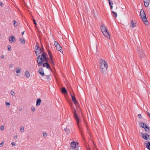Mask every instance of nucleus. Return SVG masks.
Returning <instances> with one entry per match:
<instances>
[{
	"label": "nucleus",
	"instance_id": "nucleus-22",
	"mask_svg": "<svg viewBox=\"0 0 150 150\" xmlns=\"http://www.w3.org/2000/svg\"><path fill=\"white\" fill-rule=\"evenodd\" d=\"M25 74L27 77L29 78L30 77V74L28 71H26L25 72Z\"/></svg>",
	"mask_w": 150,
	"mask_h": 150
},
{
	"label": "nucleus",
	"instance_id": "nucleus-38",
	"mask_svg": "<svg viewBox=\"0 0 150 150\" xmlns=\"http://www.w3.org/2000/svg\"><path fill=\"white\" fill-rule=\"evenodd\" d=\"M1 57L2 59H4V56L3 55H2L1 56Z\"/></svg>",
	"mask_w": 150,
	"mask_h": 150
},
{
	"label": "nucleus",
	"instance_id": "nucleus-3",
	"mask_svg": "<svg viewBox=\"0 0 150 150\" xmlns=\"http://www.w3.org/2000/svg\"><path fill=\"white\" fill-rule=\"evenodd\" d=\"M44 50L42 44L41 43H37L34 49V52L36 55H39L41 53H44Z\"/></svg>",
	"mask_w": 150,
	"mask_h": 150
},
{
	"label": "nucleus",
	"instance_id": "nucleus-35",
	"mask_svg": "<svg viewBox=\"0 0 150 150\" xmlns=\"http://www.w3.org/2000/svg\"><path fill=\"white\" fill-rule=\"evenodd\" d=\"M11 144H12V145L13 146H15V143L14 142H12L11 143Z\"/></svg>",
	"mask_w": 150,
	"mask_h": 150
},
{
	"label": "nucleus",
	"instance_id": "nucleus-40",
	"mask_svg": "<svg viewBox=\"0 0 150 150\" xmlns=\"http://www.w3.org/2000/svg\"><path fill=\"white\" fill-rule=\"evenodd\" d=\"M17 138V136L16 135H15L14 137V139H16Z\"/></svg>",
	"mask_w": 150,
	"mask_h": 150
},
{
	"label": "nucleus",
	"instance_id": "nucleus-18",
	"mask_svg": "<svg viewBox=\"0 0 150 150\" xmlns=\"http://www.w3.org/2000/svg\"><path fill=\"white\" fill-rule=\"evenodd\" d=\"M41 102V100L40 98H38L37 99L36 102V105L38 106L40 105Z\"/></svg>",
	"mask_w": 150,
	"mask_h": 150
},
{
	"label": "nucleus",
	"instance_id": "nucleus-9",
	"mask_svg": "<svg viewBox=\"0 0 150 150\" xmlns=\"http://www.w3.org/2000/svg\"><path fill=\"white\" fill-rule=\"evenodd\" d=\"M78 142L74 141H72L71 142L70 144V148L73 150H78Z\"/></svg>",
	"mask_w": 150,
	"mask_h": 150
},
{
	"label": "nucleus",
	"instance_id": "nucleus-44",
	"mask_svg": "<svg viewBox=\"0 0 150 150\" xmlns=\"http://www.w3.org/2000/svg\"><path fill=\"white\" fill-rule=\"evenodd\" d=\"M34 23L36 24V23L34 21Z\"/></svg>",
	"mask_w": 150,
	"mask_h": 150
},
{
	"label": "nucleus",
	"instance_id": "nucleus-37",
	"mask_svg": "<svg viewBox=\"0 0 150 150\" xmlns=\"http://www.w3.org/2000/svg\"><path fill=\"white\" fill-rule=\"evenodd\" d=\"M10 67H11V68H12L13 67V64H11L10 65V66H9Z\"/></svg>",
	"mask_w": 150,
	"mask_h": 150
},
{
	"label": "nucleus",
	"instance_id": "nucleus-2",
	"mask_svg": "<svg viewBox=\"0 0 150 150\" xmlns=\"http://www.w3.org/2000/svg\"><path fill=\"white\" fill-rule=\"evenodd\" d=\"M47 60V54L43 53L39 55L37 58V62L39 66H41L43 63Z\"/></svg>",
	"mask_w": 150,
	"mask_h": 150
},
{
	"label": "nucleus",
	"instance_id": "nucleus-13",
	"mask_svg": "<svg viewBox=\"0 0 150 150\" xmlns=\"http://www.w3.org/2000/svg\"><path fill=\"white\" fill-rule=\"evenodd\" d=\"M144 145L145 147L148 150H150V142L145 141Z\"/></svg>",
	"mask_w": 150,
	"mask_h": 150
},
{
	"label": "nucleus",
	"instance_id": "nucleus-34",
	"mask_svg": "<svg viewBox=\"0 0 150 150\" xmlns=\"http://www.w3.org/2000/svg\"><path fill=\"white\" fill-rule=\"evenodd\" d=\"M13 24H14V25L15 26H16V21H15V20H14V21H13Z\"/></svg>",
	"mask_w": 150,
	"mask_h": 150
},
{
	"label": "nucleus",
	"instance_id": "nucleus-26",
	"mask_svg": "<svg viewBox=\"0 0 150 150\" xmlns=\"http://www.w3.org/2000/svg\"><path fill=\"white\" fill-rule=\"evenodd\" d=\"M20 41L23 44H24L25 43V41L24 39L21 38L20 39Z\"/></svg>",
	"mask_w": 150,
	"mask_h": 150
},
{
	"label": "nucleus",
	"instance_id": "nucleus-16",
	"mask_svg": "<svg viewBox=\"0 0 150 150\" xmlns=\"http://www.w3.org/2000/svg\"><path fill=\"white\" fill-rule=\"evenodd\" d=\"M8 38L9 41L11 43L12 42L15 40L14 37L12 35H11V36H9Z\"/></svg>",
	"mask_w": 150,
	"mask_h": 150
},
{
	"label": "nucleus",
	"instance_id": "nucleus-21",
	"mask_svg": "<svg viewBox=\"0 0 150 150\" xmlns=\"http://www.w3.org/2000/svg\"><path fill=\"white\" fill-rule=\"evenodd\" d=\"M45 79L48 80H50L51 79V75H48L46 76Z\"/></svg>",
	"mask_w": 150,
	"mask_h": 150
},
{
	"label": "nucleus",
	"instance_id": "nucleus-7",
	"mask_svg": "<svg viewBox=\"0 0 150 150\" xmlns=\"http://www.w3.org/2000/svg\"><path fill=\"white\" fill-rule=\"evenodd\" d=\"M139 134L140 136L144 140L149 141L150 140V135L142 131L139 132Z\"/></svg>",
	"mask_w": 150,
	"mask_h": 150
},
{
	"label": "nucleus",
	"instance_id": "nucleus-17",
	"mask_svg": "<svg viewBox=\"0 0 150 150\" xmlns=\"http://www.w3.org/2000/svg\"><path fill=\"white\" fill-rule=\"evenodd\" d=\"M149 0H144V4L145 6L148 7L149 4Z\"/></svg>",
	"mask_w": 150,
	"mask_h": 150
},
{
	"label": "nucleus",
	"instance_id": "nucleus-41",
	"mask_svg": "<svg viewBox=\"0 0 150 150\" xmlns=\"http://www.w3.org/2000/svg\"><path fill=\"white\" fill-rule=\"evenodd\" d=\"M16 69L17 70L16 72L17 73H19V69L18 70L17 69Z\"/></svg>",
	"mask_w": 150,
	"mask_h": 150
},
{
	"label": "nucleus",
	"instance_id": "nucleus-20",
	"mask_svg": "<svg viewBox=\"0 0 150 150\" xmlns=\"http://www.w3.org/2000/svg\"><path fill=\"white\" fill-rule=\"evenodd\" d=\"M61 91L62 93L64 94H67V90L64 87H63L61 89Z\"/></svg>",
	"mask_w": 150,
	"mask_h": 150
},
{
	"label": "nucleus",
	"instance_id": "nucleus-32",
	"mask_svg": "<svg viewBox=\"0 0 150 150\" xmlns=\"http://www.w3.org/2000/svg\"><path fill=\"white\" fill-rule=\"evenodd\" d=\"M138 117L139 118H141L142 117V116L141 114H139L138 115Z\"/></svg>",
	"mask_w": 150,
	"mask_h": 150
},
{
	"label": "nucleus",
	"instance_id": "nucleus-5",
	"mask_svg": "<svg viewBox=\"0 0 150 150\" xmlns=\"http://www.w3.org/2000/svg\"><path fill=\"white\" fill-rule=\"evenodd\" d=\"M140 15L144 23L146 26H148L149 23L147 21L144 11L141 9L140 11Z\"/></svg>",
	"mask_w": 150,
	"mask_h": 150
},
{
	"label": "nucleus",
	"instance_id": "nucleus-12",
	"mask_svg": "<svg viewBox=\"0 0 150 150\" xmlns=\"http://www.w3.org/2000/svg\"><path fill=\"white\" fill-rule=\"evenodd\" d=\"M46 69L42 67H41L38 70V72L39 74L42 76H43L45 74V72H46Z\"/></svg>",
	"mask_w": 150,
	"mask_h": 150
},
{
	"label": "nucleus",
	"instance_id": "nucleus-39",
	"mask_svg": "<svg viewBox=\"0 0 150 150\" xmlns=\"http://www.w3.org/2000/svg\"><path fill=\"white\" fill-rule=\"evenodd\" d=\"M0 5L1 6V7L3 6V4L1 2H0Z\"/></svg>",
	"mask_w": 150,
	"mask_h": 150
},
{
	"label": "nucleus",
	"instance_id": "nucleus-42",
	"mask_svg": "<svg viewBox=\"0 0 150 150\" xmlns=\"http://www.w3.org/2000/svg\"><path fill=\"white\" fill-rule=\"evenodd\" d=\"M88 150H91L89 148L88 149Z\"/></svg>",
	"mask_w": 150,
	"mask_h": 150
},
{
	"label": "nucleus",
	"instance_id": "nucleus-31",
	"mask_svg": "<svg viewBox=\"0 0 150 150\" xmlns=\"http://www.w3.org/2000/svg\"><path fill=\"white\" fill-rule=\"evenodd\" d=\"M4 129V127L3 126H2L0 127V129L1 130H3Z\"/></svg>",
	"mask_w": 150,
	"mask_h": 150
},
{
	"label": "nucleus",
	"instance_id": "nucleus-23",
	"mask_svg": "<svg viewBox=\"0 0 150 150\" xmlns=\"http://www.w3.org/2000/svg\"><path fill=\"white\" fill-rule=\"evenodd\" d=\"M21 35L23 36H24L25 35V30L23 29H22L21 30Z\"/></svg>",
	"mask_w": 150,
	"mask_h": 150
},
{
	"label": "nucleus",
	"instance_id": "nucleus-14",
	"mask_svg": "<svg viewBox=\"0 0 150 150\" xmlns=\"http://www.w3.org/2000/svg\"><path fill=\"white\" fill-rule=\"evenodd\" d=\"M43 66L47 69L51 70V68L50 65L48 63H45L43 64Z\"/></svg>",
	"mask_w": 150,
	"mask_h": 150
},
{
	"label": "nucleus",
	"instance_id": "nucleus-24",
	"mask_svg": "<svg viewBox=\"0 0 150 150\" xmlns=\"http://www.w3.org/2000/svg\"><path fill=\"white\" fill-rule=\"evenodd\" d=\"M25 127L24 126H21L20 128V131L21 132H23L24 131Z\"/></svg>",
	"mask_w": 150,
	"mask_h": 150
},
{
	"label": "nucleus",
	"instance_id": "nucleus-19",
	"mask_svg": "<svg viewBox=\"0 0 150 150\" xmlns=\"http://www.w3.org/2000/svg\"><path fill=\"white\" fill-rule=\"evenodd\" d=\"M71 98H72V100L73 102L74 103V104H76V100L75 97L74 96H73L71 94Z\"/></svg>",
	"mask_w": 150,
	"mask_h": 150
},
{
	"label": "nucleus",
	"instance_id": "nucleus-29",
	"mask_svg": "<svg viewBox=\"0 0 150 150\" xmlns=\"http://www.w3.org/2000/svg\"><path fill=\"white\" fill-rule=\"evenodd\" d=\"M7 48L8 50V51H10L11 48V47L10 45H8L7 46Z\"/></svg>",
	"mask_w": 150,
	"mask_h": 150
},
{
	"label": "nucleus",
	"instance_id": "nucleus-33",
	"mask_svg": "<svg viewBox=\"0 0 150 150\" xmlns=\"http://www.w3.org/2000/svg\"><path fill=\"white\" fill-rule=\"evenodd\" d=\"M4 143L3 142H2L0 144V147H1L3 146Z\"/></svg>",
	"mask_w": 150,
	"mask_h": 150
},
{
	"label": "nucleus",
	"instance_id": "nucleus-4",
	"mask_svg": "<svg viewBox=\"0 0 150 150\" xmlns=\"http://www.w3.org/2000/svg\"><path fill=\"white\" fill-rule=\"evenodd\" d=\"M100 29L103 35L107 39H110V35L105 26L104 25H102L100 26Z\"/></svg>",
	"mask_w": 150,
	"mask_h": 150
},
{
	"label": "nucleus",
	"instance_id": "nucleus-11",
	"mask_svg": "<svg viewBox=\"0 0 150 150\" xmlns=\"http://www.w3.org/2000/svg\"><path fill=\"white\" fill-rule=\"evenodd\" d=\"M54 45L56 47V49L61 52L62 50V47L59 44L57 41H54Z\"/></svg>",
	"mask_w": 150,
	"mask_h": 150
},
{
	"label": "nucleus",
	"instance_id": "nucleus-1",
	"mask_svg": "<svg viewBox=\"0 0 150 150\" xmlns=\"http://www.w3.org/2000/svg\"><path fill=\"white\" fill-rule=\"evenodd\" d=\"M98 67L100 72L105 74L108 72L109 66L108 62L104 58H101L98 60Z\"/></svg>",
	"mask_w": 150,
	"mask_h": 150
},
{
	"label": "nucleus",
	"instance_id": "nucleus-36",
	"mask_svg": "<svg viewBox=\"0 0 150 150\" xmlns=\"http://www.w3.org/2000/svg\"><path fill=\"white\" fill-rule=\"evenodd\" d=\"M6 105H10V103H9L6 102Z\"/></svg>",
	"mask_w": 150,
	"mask_h": 150
},
{
	"label": "nucleus",
	"instance_id": "nucleus-6",
	"mask_svg": "<svg viewBox=\"0 0 150 150\" xmlns=\"http://www.w3.org/2000/svg\"><path fill=\"white\" fill-rule=\"evenodd\" d=\"M109 1L111 11L113 16L115 18H117L118 17L117 13V8L115 6L113 7L112 6L113 4L112 2L110 1V0Z\"/></svg>",
	"mask_w": 150,
	"mask_h": 150
},
{
	"label": "nucleus",
	"instance_id": "nucleus-28",
	"mask_svg": "<svg viewBox=\"0 0 150 150\" xmlns=\"http://www.w3.org/2000/svg\"><path fill=\"white\" fill-rule=\"evenodd\" d=\"M11 94L12 96H14V92L13 91L11 90Z\"/></svg>",
	"mask_w": 150,
	"mask_h": 150
},
{
	"label": "nucleus",
	"instance_id": "nucleus-30",
	"mask_svg": "<svg viewBox=\"0 0 150 150\" xmlns=\"http://www.w3.org/2000/svg\"><path fill=\"white\" fill-rule=\"evenodd\" d=\"M31 110L33 112H34L35 110V107H33L31 108Z\"/></svg>",
	"mask_w": 150,
	"mask_h": 150
},
{
	"label": "nucleus",
	"instance_id": "nucleus-10",
	"mask_svg": "<svg viewBox=\"0 0 150 150\" xmlns=\"http://www.w3.org/2000/svg\"><path fill=\"white\" fill-rule=\"evenodd\" d=\"M74 116L76 121L77 124L78 126L79 127V122L80 121V119L79 117H78V115L76 113V111L75 110H74Z\"/></svg>",
	"mask_w": 150,
	"mask_h": 150
},
{
	"label": "nucleus",
	"instance_id": "nucleus-15",
	"mask_svg": "<svg viewBox=\"0 0 150 150\" xmlns=\"http://www.w3.org/2000/svg\"><path fill=\"white\" fill-rule=\"evenodd\" d=\"M130 26L132 28H134L136 26V23L133 20H132L130 24Z\"/></svg>",
	"mask_w": 150,
	"mask_h": 150
},
{
	"label": "nucleus",
	"instance_id": "nucleus-27",
	"mask_svg": "<svg viewBox=\"0 0 150 150\" xmlns=\"http://www.w3.org/2000/svg\"><path fill=\"white\" fill-rule=\"evenodd\" d=\"M42 135L44 138H46L47 137V134L46 132H43L42 133Z\"/></svg>",
	"mask_w": 150,
	"mask_h": 150
},
{
	"label": "nucleus",
	"instance_id": "nucleus-8",
	"mask_svg": "<svg viewBox=\"0 0 150 150\" xmlns=\"http://www.w3.org/2000/svg\"><path fill=\"white\" fill-rule=\"evenodd\" d=\"M139 125L141 127L144 129L146 132L149 133L150 132V127L145 123L143 122H140Z\"/></svg>",
	"mask_w": 150,
	"mask_h": 150
},
{
	"label": "nucleus",
	"instance_id": "nucleus-45",
	"mask_svg": "<svg viewBox=\"0 0 150 150\" xmlns=\"http://www.w3.org/2000/svg\"><path fill=\"white\" fill-rule=\"evenodd\" d=\"M149 16L150 17V13H149Z\"/></svg>",
	"mask_w": 150,
	"mask_h": 150
},
{
	"label": "nucleus",
	"instance_id": "nucleus-43",
	"mask_svg": "<svg viewBox=\"0 0 150 150\" xmlns=\"http://www.w3.org/2000/svg\"><path fill=\"white\" fill-rule=\"evenodd\" d=\"M149 116L150 117V114H149Z\"/></svg>",
	"mask_w": 150,
	"mask_h": 150
},
{
	"label": "nucleus",
	"instance_id": "nucleus-25",
	"mask_svg": "<svg viewBox=\"0 0 150 150\" xmlns=\"http://www.w3.org/2000/svg\"><path fill=\"white\" fill-rule=\"evenodd\" d=\"M49 56L51 62L52 63L53 62V58L51 54H49Z\"/></svg>",
	"mask_w": 150,
	"mask_h": 150
}]
</instances>
